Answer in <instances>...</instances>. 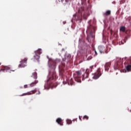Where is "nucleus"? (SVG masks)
I'll use <instances>...</instances> for the list:
<instances>
[{
  "instance_id": "33",
  "label": "nucleus",
  "mask_w": 131,
  "mask_h": 131,
  "mask_svg": "<svg viewBox=\"0 0 131 131\" xmlns=\"http://www.w3.org/2000/svg\"><path fill=\"white\" fill-rule=\"evenodd\" d=\"M95 55H98V53H97V51L95 50Z\"/></svg>"
},
{
  "instance_id": "40",
  "label": "nucleus",
  "mask_w": 131,
  "mask_h": 131,
  "mask_svg": "<svg viewBox=\"0 0 131 131\" xmlns=\"http://www.w3.org/2000/svg\"><path fill=\"white\" fill-rule=\"evenodd\" d=\"M0 65H2V63L0 62Z\"/></svg>"
},
{
  "instance_id": "36",
  "label": "nucleus",
  "mask_w": 131,
  "mask_h": 131,
  "mask_svg": "<svg viewBox=\"0 0 131 131\" xmlns=\"http://www.w3.org/2000/svg\"><path fill=\"white\" fill-rule=\"evenodd\" d=\"M38 93L37 94V95H40V91H38Z\"/></svg>"
},
{
  "instance_id": "18",
  "label": "nucleus",
  "mask_w": 131,
  "mask_h": 131,
  "mask_svg": "<svg viewBox=\"0 0 131 131\" xmlns=\"http://www.w3.org/2000/svg\"><path fill=\"white\" fill-rule=\"evenodd\" d=\"M41 49H39L38 50L35 51V54H37V55H40L41 54Z\"/></svg>"
},
{
  "instance_id": "27",
  "label": "nucleus",
  "mask_w": 131,
  "mask_h": 131,
  "mask_svg": "<svg viewBox=\"0 0 131 131\" xmlns=\"http://www.w3.org/2000/svg\"><path fill=\"white\" fill-rule=\"evenodd\" d=\"M86 40H88V42H91V39H90V37L89 36H88L86 38Z\"/></svg>"
},
{
  "instance_id": "43",
  "label": "nucleus",
  "mask_w": 131,
  "mask_h": 131,
  "mask_svg": "<svg viewBox=\"0 0 131 131\" xmlns=\"http://www.w3.org/2000/svg\"><path fill=\"white\" fill-rule=\"evenodd\" d=\"M124 42H125V41L124 40Z\"/></svg>"
},
{
  "instance_id": "6",
  "label": "nucleus",
  "mask_w": 131,
  "mask_h": 131,
  "mask_svg": "<svg viewBox=\"0 0 131 131\" xmlns=\"http://www.w3.org/2000/svg\"><path fill=\"white\" fill-rule=\"evenodd\" d=\"M27 64V58H24L20 61V64L18 65V68H24Z\"/></svg>"
},
{
  "instance_id": "20",
  "label": "nucleus",
  "mask_w": 131,
  "mask_h": 131,
  "mask_svg": "<svg viewBox=\"0 0 131 131\" xmlns=\"http://www.w3.org/2000/svg\"><path fill=\"white\" fill-rule=\"evenodd\" d=\"M57 85H56V84L52 83H50V89H52V90H53V89H54V88H56Z\"/></svg>"
},
{
  "instance_id": "31",
  "label": "nucleus",
  "mask_w": 131,
  "mask_h": 131,
  "mask_svg": "<svg viewBox=\"0 0 131 131\" xmlns=\"http://www.w3.org/2000/svg\"><path fill=\"white\" fill-rule=\"evenodd\" d=\"M90 68H91V71L92 72V70L93 69V68H94V66H92L91 67H90Z\"/></svg>"
},
{
  "instance_id": "34",
  "label": "nucleus",
  "mask_w": 131,
  "mask_h": 131,
  "mask_svg": "<svg viewBox=\"0 0 131 131\" xmlns=\"http://www.w3.org/2000/svg\"><path fill=\"white\" fill-rule=\"evenodd\" d=\"M58 2H61L62 3H63L64 2V0H58Z\"/></svg>"
},
{
  "instance_id": "42",
  "label": "nucleus",
  "mask_w": 131,
  "mask_h": 131,
  "mask_svg": "<svg viewBox=\"0 0 131 131\" xmlns=\"http://www.w3.org/2000/svg\"><path fill=\"white\" fill-rule=\"evenodd\" d=\"M114 4H115V2H114Z\"/></svg>"
},
{
  "instance_id": "16",
  "label": "nucleus",
  "mask_w": 131,
  "mask_h": 131,
  "mask_svg": "<svg viewBox=\"0 0 131 131\" xmlns=\"http://www.w3.org/2000/svg\"><path fill=\"white\" fill-rule=\"evenodd\" d=\"M38 83V81L36 80L34 81V82H33L31 84H30V85L31 88H32V86H34V85H36V84Z\"/></svg>"
},
{
  "instance_id": "9",
  "label": "nucleus",
  "mask_w": 131,
  "mask_h": 131,
  "mask_svg": "<svg viewBox=\"0 0 131 131\" xmlns=\"http://www.w3.org/2000/svg\"><path fill=\"white\" fill-rule=\"evenodd\" d=\"M50 68H51L52 69H55L56 68V61L52 60L50 58Z\"/></svg>"
},
{
  "instance_id": "29",
  "label": "nucleus",
  "mask_w": 131,
  "mask_h": 131,
  "mask_svg": "<svg viewBox=\"0 0 131 131\" xmlns=\"http://www.w3.org/2000/svg\"><path fill=\"white\" fill-rule=\"evenodd\" d=\"M83 119H86L88 120V119H89V117L87 116H84L83 118Z\"/></svg>"
},
{
  "instance_id": "22",
  "label": "nucleus",
  "mask_w": 131,
  "mask_h": 131,
  "mask_svg": "<svg viewBox=\"0 0 131 131\" xmlns=\"http://www.w3.org/2000/svg\"><path fill=\"white\" fill-rule=\"evenodd\" d=\"M34 58L36 60H38L39 59V58H40V56H39V55L38 54H35V55H34Z\"/></svg>"
},
{
  "instance_id": "7",
  "label": "nucleus",
  "mask_w": 131,
  "mask_h": 131,
  "mask_svg": "<svg viewBox=\"0 0 131 131\" xmlns=\"http://www.w3.org/2000/svg\"><path fill=\"white\" fill-rule=\"evenodd\" d=\"M89 75H90V69H87L82 75V80H84L86 78H88Z\"/></svg>"
},
{
  "instance_id": "14",
  "label": "nucleus",
  "mask_w": 131,
  "mask_h": 131,
  "mask_svg": "<svg viewBox=\"0 0 131 131\" xmlns=\"http://www.w3.org/2000/svg\"><path fill=\"white\" fill-rule=\"evenodd\" d=\"M56 122L58 123V124H59V125H63V121L61 118H57L56 119Z\"/></svg>"
},
{
  "instance_id": "5",
  "label": "nucleus",
  "mask_w": 131,
  "mask_h": 131,
  "mask_svg": "<svg viewBox=\"0 0 131 131\" xmlns=\"http://www.w3.org/2000/svg\"><path fill=\"white\" fill-rule=\"evenodd\" d=\"M124 66L127 71H131V57L124 63Z\"/></svg>"
},
{
  "instance_id": "12",
  "label": "nucleus",
  "mask_w": 131,
  "mask_h": 131,
  "mask_svg": "<svg viewBox=\"0 0 131 131\" xmlns=\"http://www.w3.org/2000/svg\"><path fill=\"white\" fill-rule=\"evenodd\" d=\"M36 92H37V90H33V91L28 92L27 93H24V94H22L21 96H27V95H33V94H35V93H36Z\"/></svg>"
},
{
  "instance_id": "15",
  "label": "nucleus",
  "mask_w": 131,
  "mask_h": 131,
  "mask_svg": "<svg viewBox=\"0 0 131 131\" xmlns=\"http://www.w3.org/2000/svg\"><path fill=\"white\" fill-rule=\"evenodd\" d=\"M104 47H102V46L98 47V50L100 54H103V53H104Z\"/></svg>"
},
{
  "instance_id": "2",
  "label": "nucleus",
  "mask_w": 131,
  "mask_h": 131,
  "mask_svg": "<svg viewBox=\"0 0 131 131\" xmlns=\"http://www.w3.org/2000/svg\"><path fill=\"white\" fill-rule=\"evenodd\" d=\"M91 22H92L91 20L88 21L89 25L87 27V30L86 31V32L87 34L89 33L91 37L94 38L95 37V35H93V32H95V31H96V29H97V28L96 27V26H93L91 24Z\"/></svg>"
},
{
  "instance_id": "25",
  "label": "nucleus",
  "mask_w": 131,
  "mask_h": 131,
  "mask_svg": "<svg viewBox=\"0 0 131 131\" xmlns=\"http://www.w3.org/2000/svg\"><path fill=\"white\" fill-rule=\"evenodd\" d=\"M56 77V74H54V75L52 76V77H50V79H55V78Z\"/></svg>"
},
{
  "instance_id": "19",
  "label": "nucleus",
  "mask_w": 131,
  "mask_h": 131,
  "mask_svg": "<svg viewBox=\"0 0 131 131\" xmlns=\"http://www.w3.org/2000/svg\"><path fill=\"white\" fill-rule=\"evenodd\" d=\"M120 31H122V32H125V27H124V26L120 27Z\"/></svg>"
},
{
  "instance_id": "10",
  "label": "nucleus",
  "mask_w": 131,
  "mask_h": 131,
  "mask_svg": "<svg viewBox=\"0 0 131 131\" xmlns=\"http://www.w3.org/2000/svg\"><path fill=\"white\" fill-rule=\"evenodd\" d=\"M45 90H49L50 89V77H48L46 82L45 84Z\"/></svg>"
},
{
  "instance_id": "28",
  "label": "nucleus",
  "mask_w": 131,
  "mask_h": 131,
  "mask_svg": "<svg viewBox=\"0 0 131 131\" xmlns=\"http://www.w3.org/2000/svg\"><path fill=\"white\" fill-rule=\"evenodd\" d=\"M65 4H69L71 2V0H65Z\"/></svg>"
},
{
  "instance_id": "30",
  "label": "nucleus",
  "mask_w": 131,
  "mask_h": 131,
  "mask_svg": "<svg viewBox=\"0 0 131 131\" xmlns=\"http://www.w3.org/2000/svg\"><path fill=\"white\" fill-rule=\"evenodd\" d=\"M24 89H27V88H28V85L27 84L24 85Z\"/></svg>"
},
{
  "instance_id": "21",
  "label": "nucleus",
  "mask_w": 131,
  "mask_h": 131,
  "mask_svg": "<svg viewBox=\"0 0 131 131\" xmlns=\"http://www.w3.org/2000/svg\"><path fill=\"white\" fill-rule=\"evenodd\" d=\"M111 14V11L110 10H107L104 14L105 16H109V15Z\"/></svg>"
},
{
  "instance_id": "26",
  "label": "nucleus",
  "mask_w": 131,
  "mask_h": 131,
  "mask_svg": "<svg viewBox=\"0 0 131 131\" xmlns=\"http://www.w3.org/2000/svg\"><path fill=\"white\" fill-rule=\"evenodd\" d=\"M125 3V0H121L120 1V5H122V4H124Z\"/></svg>"
},
{
  "instance_id": "35",
  "label": "nucleus",
  "mask_w": 131,
  "mask_h": 131,
  "mask_svg": "<svg viewBox=\"0 0 131 131\" xmlns=\"http://www.w3.org/2000/svg\"><path fill=\"white\" fill-rule=\"evenodd\" d=\"M47 58H48V61L50 62V57H49V56H47Z\"/></svg>"
},
{
  "instance_id": "3",
  "label": "nucleus",
  "mask_w": 131,
  "mask_h": 131,
  "mask_svg": "<svg viewBox=\"0 0 131 131\" xmlns=\"http://www.w3.org/2000/svg\"><path fill=\"white\" fill-rule=\"evenodd\" d=\"M82 71H83V69H81L80 71L76 72L77 75L75 77V80L77 82H81V74L82 73Z\"/></svg>"
},
{
  "instance_id": "11",
  "label": "nucleus",
  "mask_w": 131,
  "mask_h": 131,
  "mask_svg": "<svg viewBox=\"0 0 131 131\" xmlns=\"http://www.w3.org/2000/svg\"><path fill=\"white\" fill-rule=\"evenodd\" d=\"M122 64V60H121V59H120L116 63V64H115V67L116 69H118V68H119V67H120L121 65Z\"/></svg>"
},
{
  "instance_id": "39",
  "label": "nucleus",
  "mask_w": 131,
  "mask_h": 131,
  "mask_svg": "<svg viewBox=\"0 0 131 131\" xmlns=\"http://www.w3.org/2000/svg\"><path fill=\"white\" fill-rule=\"evenodd\" d=\"M94 67H97V66H96V64H95Z\"/></svg>"
},
{
  "instance_id": "32",
  "label": "nucleus",
  "mask_w": 131,
  "mask_h": 131,
  "mask_svg": "<svg viewBox=\"0 0 131 131\" xmlns=\"http://www.w3.org/2000/svg\"><path fill=\"white\" fill-rule=\"evenodd\" d=\"M81 42V39H79V43L80 45V43Z\"/></svg>"
},
{
  "instance_id": "17",
  "label": "nucleus",
  "mask_w": 131,
  "mask_h": 131,
  "mask_svg": "<svg viewBox=\"0 0 131 131\" xmlns=\"http://www.w3.org/2000/svg\"><path fill=\"white\" fill-rule=\"evenodd\" d=\"M32 77H33V78H34V79H37V73H36V72L33 73Z\"/></svg>"
},
{
  "instance_id": "13",
  "label": "nucleus",
  "mask_w": 131,
  "mask_h": 131,
  "mask_svg": "<svg viewBox=\"0 0 131 131\" xmlns=\"http://www.w3.org/2000/svg\"><path fill=\"white\" fill-rule=\"evenodd\" d=\"M5 70H6V71L10 70V71H13V72L15 71V70H11V68H10L9 67L5 66V67H4V69H0V72L1 71H5Z\"/></svg>"
},
{
  "instance_id": "23",
  "label": "nucleus",
  "mask_w": 131,
  "mask_h": 131,
  "mask_svg": "<svg viewBox=\"0 0 131 131\" xmlns=\"http://www.w3.org/2000/svg\"><path fill=\"white\" fill-rule=\"evenodd\" d=\"M69 83H70L71 85H74L75 83H74V82H73V79L71 78Z\"/></svg>"
},
{
  "instance_id": "37",
  "label": "nucleus",
  "mask_w": 131,
  "mask_h": 131,
  "mask_svg": "<svg viewBox=\"0 0 131 131\" xmlns=\"http://www.w3.org/2000/svg\"><path fill=\"white\" fill-rule=\"evenodd\" d=\"M79 118L80 120H81V118H80V116L79 117Z\"/></svg>"
},
{
  "instance_id": "8",
  "label": "nucleus",
  "mask_w": 131,
  "mask_h": 131,
  "mask_svg": "<svg viewBox=\"0 0 131 131\" xmlns=\"http://www.w3.org/2000/svg\"><path fill=\"white\" fill-rule=\"evenodd\" d=\"M105 71H109L111 68V62H106L104 65Z\"/></svg>"
},
{
  "instance_id": "24",
  "label": "nucleus",
  "mask_w": 131,
  "mask_h": 131,
  "mask_svg": "<svg viewBox=\"0 0 131 131\" xmlns=\"http://www.w3.org/2000/svg\"><path fill=\"white\" fill-rule=\"evenodd\" d=\"M67 124H71V123H72V121H71V120L68 119L67 120Z\"/></svg>"
},
{
  "instance_id": "4",
  "label": "nucleus",
  "mask_w": 131,
  "mask_h": 131,
  "mask_svg": "<svg viewBox=\"0 0 131 131\" xmlns=\"http://www.w3.org/2000/svg\"><path fill=\"white\" fill-rule=\"evenodd\" d=\"M93 77L92 78L93 79H98L101 75H102V73H101V69H98L96 72L94 74H92Z\"/></svg>"
},
{
  "instance_id": "1",
  "label": "nucleus",
  "mask_w": 131,
  "mask_h": 131,
  "mask_svg": "<svg viewBox=\"0 0 131 131\" xmlns=\"http://www.w3.org/2000/svg\"><path fill=\"white\" fill-rule=\"evenodd\" d=\"M82 7H80L78 10L76 14V20L78 21L79 23L82 21V18L86 20L88 17L91 15L92 11H91V5H90L89 1L81 0Z\"/></svg>"
},
{
  "instance_id": "38",
  "label": "nucleus",
  "mask_w": 131,
  "mask_h": 131,
  "mask_svg": "<svg viewBox=\"0 0 131 131\" xmlns=\"http://www.w3.org/2000/svg\"><path fill=\"white\" fill-rule=\"evenodd\" d=\"M125 39H127V37H125Z\"/></svg>"
},
{
  "instance_id": "41",
  "label": "nucleus",
  "mask_w": 131,
  "mask_h": 131,
  "mask_svg": "<svg viewBox=\"0 0 131 131\" xmlns=\"http://www.w3.org/2000/svg\"><path fill=\"white\" fill-rule=\"evenodd\" d=\"M110 72H111V70H110Z\"/></svg>"
}]
</instances>
